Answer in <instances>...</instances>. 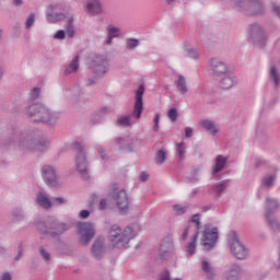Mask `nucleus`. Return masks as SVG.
<instances>
[{
  "label": "nucleus",
  "instance_id": "052dcab7",
  "mask_svg": "<svg viewBox=\"0 0 280 280\" xmlns=\"http://www.w3.org/2000/svg\"><path fill=\"white\" fill-rule=\"evenodd\" d=\"M0 280H12V275H10V272H4L1 275Z\"/></svg>",
  "mask_w": 280,
  "mask_h": 280
},
{
  "label": "nucleus",
  "instance_id": "09e8293b",
  "mask_svg": "<svg viewBox=\"0 0 280 280\" xmlns=\"http://www.w3.org/2000/svg\"><path fill=\"white\" fill-rule=\"evenodd\" d=\"M108 36L110 37V38H117L118 36H119V28H117V27H112V28H109L108 30Z\"/></svg>",
  "mask_w": 280,
  "mask_h": 280
},
{
  "label": "nucleus",
  "instance_id": "c756f323",
  "mask_svg": "<svg viewBox=\"0 0 280 280\" xmlns=\"http://www.w3.org/2000/svg\"><path fill=\"white\" fill-rule=\"evenodd\" d=\"M36 202L42 207V209L48 210L51 207V201L43 192H38L36 195Z\"/></svg>",
  "mask_w": 280,
  "mask_h": 280
},
{
  "label": "nucleus",
  "instance_id": "4c0bfd02",
  "mask_svg": "<svg viewBox=\"0 0 280 280\" xmlns=\"http://www.w3.org/2000/svg\"><path fill=\"white\" fill-rule=\"evenodd\" d=\"M266 220L268 221V224H269L270 229L273 231V233H280L279 220H277L276 218H272V217L266 218Z\"/></svg>",
  "mask_w": 280,
  "mask_h": 280
},
{
  "label": "nucleus",
  "instance_id": "7c9ffc66",
  "mask_svg": "<svg viewBox=\"0 0 280 280\" xmlns=\"http://www.w3.org/2000/svg\"><path fill=\"white\" fill-rule=\"evenodd\" d=\"M175 85L177 86V90L182 95H185L187 93V80H185V77L183 74L178 75L177 81L175 82Z\"/></svg>",
  "mask_w": 280,
  "mask_h": 280
},
{
  "label": "nucleus",
  "instance_id": "f8f14e48",
  "mask_svg": "<svg viewBox=\"0 0 280 280\" xmlns=\"http://www.w3.org/2000/svg\"><path fill=\"white\" fill-rule=\"evenodd\" d=\"M78 231L80 235V242L83 246H86L93 237H95V225L90 222L78 223Z\"/></svg>",
  "mask_w": 280,
  "mask_h": 280
},
{
  "label": "nucleus",
  "instance_id": "f03ea898",
  "mask_svg": "<svg viewBox=\"0 0 280 280\" xmlns=\"http://www.w3.org/2000/svg\"><path fill=\"white\" fill-rule=\"evenodd\" d=\"M27 117L32 124H47L54 126L60 119V112H51L40 103H34L27 108Z\"/></svg>",
  "mask_w": 280,
  "mask_h": 280
},
{
  "label": "nucleus",
  "instance_id": "aec40b11",
  "mask_svg": "<svg viewBox=\"0 0 280 280\" xmlns=\"http://www.w3.org/2000/svg\"><path fill=\"white\" fill-rule=\"evenodd\" d=\"M210 67L212 69L213 75L217 77L224 75L228 71L226 63H224V61H220L218 58H212L210 60Z\"/></svg>",
  "mask_w": 280,
  "mask_h": 280
},
{
  "label": "nucleus",
  "instance_id": "72a5a7b5",
  "mask_svg": "<svg viewBox=\"0 0 280 280\" xmlns=\"http://www.w3.org/2000/svg\"><path fill=\"white\" fill-rule=\"evenodd\" d=\"M175 152L179 159V161H185V154H187V147L185 142L175 143Z\"/></svg>",
  "mask_w": 280,
  "mask_h": 280
},
{
  "label": "nucleus",
  "instance_id": "13d9d810",
  "mask_svg": "<svg viewBox=\"0 0 280 280\" xmlns=\"http://www.w3.org/2000/svg\"><path fill=\"white\" fill-rule=\"evenodd\" d=\"M212 209H215V206H213V203L201 207V211H203V213H207V211H211Z\"/></svg>",
  "mask_w": 280,
  "mask_h": 280
},
{
  "label": "nucleus",
  "instance_id": "6e6552de",
  "mask_svg": "<svg viewBox=\"0 0 280 280\" xmlns=\"http://www.w3.org/2000/svg\"><path fill=\"white\" fill-rule=\"evenodd\" d=\"M215 244H218V228L206 224L201 235V246H203V250H212V248H215Z\"/></svg>",
  "mask_w": 280,
  "mask_h": 280
},
{
  "label": "nucleus",
  "instance_id": "a211bd4d",
  "mask_svg": "<svg viewBox=\"0 0 280 280\" xmlns=\"http://www.w3.org/2000/svg\"><path fill=\"white\" fill-rule=\"evenodd\" d=\"M277 211H279V200L267 197L265 200V218H272Z\"/></svg>",
  "mask_w": 280,
  "mask_h": 280
},
{
  "label": "nucleus",
  "instance_id": "5fc2aeb1",
  "mask_svg": "<svg viewBox=\"0 0 280 280\" xmlns=\"http://www.w3.org/2000/svg\"><path fill=\"white\" fill-rule=\"evenodd\" d=\"M153 121H154L153 130L155 132H159V121H161V116H159V114H155Z\"/></svg>",
  "mask_w": 280,
  "mask_h": 280
},
{
  "label": "nucleus",
  "instance_id": "4468645a",
  "mask_svg": "<svg viewBox=\"0 0 280 280\" xmlns=\"http://www.w3.org/2000/svg\"><path fill=\"white\" fill-rule=\"evenodd\" d=\"M113 198L116 200V205L120 213H128V205H130V202L128 200V194H126V190L121 189L118 192H114Z\"/></svg>",
  "mask_w": 280,
  "mask_h": 280
},
{
  "label": "nucleus",
  "instance_id": "5701e85b",
  "mask_svg": "<svg viewBox=\"0 0 280 280\" xmlns=\"http://www.w3.org/2000/svg\"><path fill=\"white\" fill-rule=\"evenodd\" d=\"M201 270L206 273L207 279L214 280L215 279V269L211 264L207 260L201 261Z\"/></svg>",
  "mask_w": 280,
  "mask_h": 280
},
{
  "label": "nucleus",
  "instance_id": "ea45409f",
  "mask_svg": "<svg viewBox=\"0 0 280 280\" xmlns=\"http://www.w3.org/2000/svg\"><path fill=\"white\" fill-rule=\"evenodd\" d=\"M139 45V39L137 38H128L126 40V49H129L132 51V49H137V46Z\"/></svg>",
  "mask_w": 280,
  "mask_h": 280
},
{
  "label": "nucleus",
  "instance_id": "dca6fc26",
  "mask_svg": "<svg viewBox=\"0 0 280 280\" xmlns=\"http://www.w3.org/2000/svg\"><path fill=\"white\" fill-rule=\"evenodd\" d=\"M172 253H174V244L170 240H163L160 244L159 257L164 261L165 259H170L172 257Z\"/></svg>",
  "mask_w": 280,
  "mask_h": 280
},
{
  "label": "nucleus",
  "instance_id": "f704fd0d",
  "mask_svg": "<svg viewBox=\"0 0 280 280\" xmlns=\"http://www.w3.org/2000/svg\"><path fill=\"white\" fill-rule=\"evenodd\" d=\"M202 128L207 130V132H210V135H218V129L215 128V125L211 120H203L201 121Z\"/></svg>",
  "mask_w": 280,
  "mask_h": 280
},
{
  "label": "nucleus",
  "instance_id": "f3484780",
  "mask_svg": "<svg viewBox=\"0 0 280 280\" xmlns=\"http://www.w3.org/2000/svg\"><path fill=\"white\" fill-rule=\"evenodd\" d=\"M91 254L94 259H102L106 255V246L104 245V238H96L92 245Z\"/></svg>",
  "mask_w": 280,
  "mask_h": 280
},
{
  "label": "nucleus",
  "instance_id": "4d7b16f0",
  "mask_svg": "<svg viewBox=\"0 0 280 280\" xmlns=\"http://www.w3.org/2000/svg\"><path fill=\"white\" fill-rule=\"evenodd\" d=\"M89 215H91V212L89 210H82L79 213V218H81V220H86V218H89Z\"/></svg>",
  "mask_w": 280,
  "mask_h": 280
},
{
  "label": "nucleus",
  "instance_id": "6ab92c4d",
  "mask_svg": "<svg viewBox=\"0 0 280 280\" xmlns=\"http://www.w3.org/2000/svg\"><path fill=\"white\" fill-rule=\"evenodd\" d=\"M46 19L48 23H56V21H65V13L58 12V4H50L46 11Z\"/></svg>",
  "mask_w": 280,
  "mask_h": 280
},
{
  "label": "nucleus",
  "instance_id": "0eeeda50",
  "mask_svg": "<svg viewBox=\"0 0 280 280\" xmlns=\"http://www.w3.org/2000/svg\"><path fill=\"white\" fill-rule=\"evenodd\" d=\"M73 152H75V167L78 174H80L81 178L86 180L89 178V160L86 158V152H84V148L80 142H74L72 145Z\"/></svg>",
  "mask_w": 280,
  "mask_h": 280
},
{
  "label": "nucleus",
  "instance_id": "774afa93",
  "mask_svg": "<svg viewBox=\"0 0 280 280\" xmlns=\"http://www.w3.org/2000/svg\"><path fill=\"white\" fill-rule=\"evenodd\" d=\"M96 82H97V80H95V79H89L86 85L91 86L93 84H96Z\"/></svg>",
  "mask_w": 280,
  "mask_h": 280
},
{
  "label": "nucleus",
  "instance_id": "0e129e2a",
  "mask_svg": "<svg viewBox=\"0 0 280 280\" xmlns=\"http://www.w3.org/2000/svg\"><path fill=\"white\" fill-rule=\"evenodd\" d=\"M100 209H101V211H104V209H106V199H101Z\"/></svg>",
  "mask_w": 280,
  "mask_h": 280
},
{
  "label": "nucleus",
  "instance_id": "39448f33",
  "mask_svg": "<svg viewBox=\"0 0 280 280\" xmlns=\"http://www.w3.org/2000/svg\"><path fill=\"white\" fill-rule=\"evenodd\" d=\"M143 93H145V88L140 84L136 92L132 114L117 117L116 126L130 128V126H132V117H135V119H141V115H143Z\"/></svg>",
  "mask_w": 280,
  "mask_h": 280
},
{
  "label": "nucleus",
  "instance_id": "2f4dec72",
  "mask_svg": "<svg viewBox=\"0 0 280 280\" xmlns=\"http://www.w3.org/2000/svg\"><path fill=\"white\" fill-rule=\"evenodd\" d=\"M220 89L223 91H229L233 86V78L229 74H225L219 82Z\"/></svg>",
  "mask_w": 280,
  "mask_h": 280
},
{
  "label": "nucleus",
  "instance_id": "37998d69",
  "mask_svg": "<svg viewBox=\"0 0 280 280\" xmlns=\"http://www.w3.org/2000/svg\"><path fill=\"white\" fill-rule=\"evenodd\" d=\"M39 255L44 259V261H49L51 259V254L45 249V247H39Z\"/></svg>",
  "mask_w": 280,
  "mask_h": 280
},
{
  "label": "nucleus",
  "instance_id": "69168bd1",
  "mask_svg": "<svg viewBox=\"0 0 280 280\" xmlns=\"http://www.w3.org/2000/svg\"><path fill=\"white\" fill-rule=\"evenodd\" d=\"M21 257H23V249L22 248H20L19 250H18V254H16V256H15V261H19L20 259H21Z\"/></svg>",
  "mask_w": 280,
  "mask_h": 280
},
{
  "label": "nucleus",
  "instance_id": "4be33fe9",
  "mask_svg": "<svg viewBox=\"0 0 280 280\" xmlns=\"http://www.w3.org/2000/svg\"><path fill=\"white\" fill-rule=\"evenodd\" d=\"M27 215L25 214V210L23 207H15L11 211V222L13 224H20V222H25Z\"/></svg>",
  "mask_w": 280,
  "mask_h": 280
},
{
  "label": "nucleus",
  "instance_id": "49530a36",
  "mask_svg": "<svg viewBox=\"0 0 280 280\" xmlns=\"http://www.w3.org/2000/svg\"><path fill=\"white\" fill-rule=\"evenodd\" d=\"M65 36H67V33L63 30H59L55 33L54 38L55 40H65Z\"/></svg>",
  "mask_w": 280,
  "mask_h": 280
},
{
  "label": "nucleus",
  "instance_id": "393cba45",
  "mask_svg": "<svg viewBox=\"0 0 280 280\" xmlns=\"http://www.w3.org/2000/svg\"><path fill=\"white\" fill-rule=\"evenodd\" d=\"M231 185V180L223 179L219 184H215L212 189L217 196V198H220L224 191H226L228 187Z\"/></svg>",
  "mask_w": 280,
  "mask_h": 280
},
{
  "label": "nucleus",
  "instance_id": "423d86ee",
  "mask_svg": "<svg viewBox=\"0 0 280 280\" xmlns=\"http://www.w3.org/2000/svg\"><path fill=\"white\" fill-rule=\"evenodd\" d=\"M235 10L244 12L247 16H261L266 13L264 0H232Z\"/></svg>",
  "mask_w": 280,
  "mask_h": 280
},
{
  "label": "nucleus",
  "instance_id": "c9c22d12",
  "mask_svg": "<svg viewBox=\"0 0 280 280\" xmlns=\"http://www.w3.org/2000/svg\"><path fill=\"white\" fill-rule=\"evenodd\" d=\"M198 235H200V232H195L194 236L191 237V242L187 246V253L189 255H194V253H196V242H198Z\"/></svg>",
  "mask_w": 280,
  "mask_h": 280
},
{
  "label": "nucleus",
  "instance_id": "c85d7f7f",
  "mask_svg": "<svg viewBox=\"0 0 280 280\" xmlns=\"http://www.w3.org/2000/svg\"><path fill=\"white\" fill-rule=\"evenodd\" d=\"M109 113H113L110 107H102L96 114L93 115L92 121L94 124H100V121H102L106 115H109Z\"/></svg>",
  "mask_w": 280,
  "mask_h": 280
},
{
  "label": "nucleus",
  "instance_id": "9d476101",
  "mask_svg": "<svg viewBox=\"0 0 280 280\" xmlns=\"http://www.w3.org/2000/svg\"><path fill=\"white\" fill-rule=\"evenodd\" d=\"M42 178L48 187H60V175L56 171V167L49 164H45L40 168Z\"/></svg>",
  "mask_w": 280,
  "mask_h": 280
},
{
  "label": "nucleus",
  "instance_id": "de8ad7c7",
  "mask_svg": "<svg viewBox=\"0 0 280 280\" xmlns=\"http://www.w3.org/2000/svg\"><path fill=\"white\" fill-rule=\"evenodd\" d=\"M67 202V200L62 197H55L51 199V206H60V205H65Z\"/></svg>",
  "mask_w": 280,
  "mask_h": 280
},
{
  "label": "nucleus",
  "instance_id": "473e14b6",
  "mask_svg": "<svg viewBox=\"0 0 280 280\" xmlns=\"http://www.w3.org/2000/svg\"><path fill=\"white\" fill-rule=\"evenodd\" d=\"M269 79L275 83V86H280V73L276 66H272L269 70Z\"/></svg>",
  "mask_w": 280,
  "mask_h": 280
},
{
  "label": "nucleus",
  "instance_id": "b1692460",
  "mask_svg": "<svg viewBox=\"0 0 280 280\" xmlns=\"http://www.w3.org/2000/svg\"><path fill=\"white\" fill-rule=\"evenodd\" d=\"M226 161H229V158H225L223 155H218L215 158V163L212 168V174H218L219 172H222V170L226 167Z\"/></svg>",
  "mask_w": 280,
  "mask_h": 280
},
{
  "label": "nucleus",
  "instance_id": "864d4df0",
  "mask_svg": "<svg viewBox=\"0 0 280 280\" xmlns=\"http://www.w3.org/2000/svg\"><path fill=\"white\" fill-rule=\"evenodd\" d=\"M174 211L176 212L177 215H183V213H185V207L180 205H175Z\"/></svg>",
  "mask_w": 280,
  "mask_h": 280
},
{
  "label": "nucleus",
  "instance_id": "20e7f679",
  "mask_svg": "<svg viewBox=\"0 0 280 280\" xmlns=\"http://www.w3.org/2000/svg\"><path fill=\"white\" fill-rule=\"evenodd\" d=\"M35 228L40 235H49L52 238L60 237L65 231H69V225L51 217L46 218L44 221H36Z\"/></svg>",
  "mask_w": 280,
  "mask_h": 280
},
{
  "label": "nucleus",
  "instance_id": "6e6d98bb",
  "mask_svg": "<svg viewBox=\"0 0 280 280\" xmlns=\"http://www.w3.org/2000/svg\"><path fill=\"white\" fill-rule=\"evenodd\" d=\"M185 137H186L187 139L194 137V129H192L191 127H186V128H185Z\"/></svg>",
  "mask_w": 280,
  "mask_h": 280
},
{
  "label": "nucleus",
  "instance_id": "e2e57ef3",
  "mask_svg": "<svg viewBox=\"0 0 280 280\" xmlns=\"http://www.w3.org/2000/svg\"><path fill=\"white\" fill-rule=\"evenodd\" d=\"M266 160H256L255 167L259 168L264 165H266Z\"/></svg>",
  "mask_w": 280,
  "mask_h": 280
},
{
  "label": "nucleus",
  "instance_id": "8fccbe9b",
  "mask_svg": "<svg viewBox=\"0 0 280 280\" xmlns=\"http://www.w3.org/2000/svg\"><path fill=\"white\" fill-rule=\"evenodd\" d=\"M272 12L277 15L278 19H280V4L277 2H271Z\"/></svg>",
  "mask_w": 280,
  "mask_h": 280
},
{
  "label": "nucleus",
  "instance_id": "a18cd8bd",
  "mask_svg": "<svg viewBox=\"0 0 280 280\" xmlns=\"http://www.w3.org/2000/svg\"><path fill=\"white\" fill-rule=\"evenodd\" d=\"M39 96H40V88H35L30 93V98L32 100V102H34L35 100H38Z\"/></svg>",
  "mask_w": 280,
  "mask_h": 280
},
{
  "label": "nucleus",
  "instance_id": "f257e3e1",
  "mask_svg": "<svg viewBox=\"0 0 280 280\" xmlns=\"http://www.w3.org/2000/svg\"><path fill=\"white\" fill-rule=\"evenodd\" d=\"M9 143L18 148L22 154L45 152L49 148V141L38 130L28 132L14 130L9 137Z\"/></svg>",
  "mask_w": 280,
  "mask_h": 280
},
{
  "label": "nucleus",
  "instance_id": "338daca9",
  "mask_svg": "<svg viewBox=\"0 0 280 280\" xmlns=\"http://www.w3.org/2000/svg\"><path fill=\"white\" fill-rule=\"evenodd\" d=\"M97 151L100 152L101 154V159H106V154H104V149L102 147H97Z\"/></svg>",
  "mask_w": 280,
  "mask_h": 280
},
{
  "label": "nucleus",
  "instance_id": "bb28decb",
  "mask_svg": "<svg viewBox=\"0 0 280 280\" xmlns=\"http://www.w3.org/2000/svg\"><path fill=\"white\" fill-rule=\"evenodd\" d=\"M275 183H277V174L265 175L261 179V187L266 189H272L275 187Z\"/></svg>",
  "mask_w": 280,
  "mask_h": 280
},
{
  "label": "nucleus",
  "instance_id": "a19ab883",
  "mask_svg": "<svg viewBox=\"0 0 280 280\" xmlns=\"http://www.w3.org/2000/svg\"><path fill=\"white\" fill-rule=\"evenodd\" d=\"M167 117H168L170 121H172V124H174V121H176V119H178V110L176 109V107H173L168 110Z\"/></svg>",
  "mask_w": 280,
  "mask_h": 280
},
{
  "label": "nucleus",
  "instance_id": "c03bdc74",
  "mask_svg": "<svg viewBox=\"0 0 280 280\" xmlns=\"http://www.w3.org/2000/svg\"><path fill=\"white\" fill-rule=\"evenodd\" d=\"M34 21H36V14L31 13V14L26 18V22H25V27H26V30H30V27H32V25H34Z\"/></svg>",
  "mask_w": 280,
  "mask_h": 280
},
{
  "label": "nucleus",
  "instance_id": "1a4fd4ad",
  "mask_svg": "<svg viewBox=\"0 0 280 280\" xmlns=\"http://www.w3.org/2000/svg\"><path fill=\"white\" fill-rule=\"evenodd\" d=\"M90 69L95 78L102 79L105 73H108L110 65H108V60L104 56H93L90 61Z\"/></svg>",
  "mask_w": 280,
  "mask_h": 280
},
{
  "label": "nucleus",
  "instance_id": "3c124183",
  "mask_svg": "<svg viewBox=\"0 0 280 280\" xmlns=\"http://www.w3.org/2000/svg\"><path fill=\"white\" fill-rule=\"evenodd\" d=\"M194 224H196L197 229H200V214H194L190 220Z\"/></svg>",
  "mask_w": 280,
  "mask_h": 280
},
{
  "label": "nucleus",
  "instance_id": "bf43d9fd",
  "mask_svg": "<svg viewBox=\"0 0 280 280\" xmlns=\"http://www.w3.org/2000/svg\"><path fill=\"white\" fill-rule=\"evenodd\" d=\"M139 178L142 183H145V180H148V178H150V175L147 172H141L139 175Z\"/></svg>",
  "mask_w": 280,
  "mask_h": 280
},
{
  "label": "nucleus",
  "instance_id": "cd10ccee",
  "mask_svg": "<svg viewBox=\"0 0 280 280\" xmlns=\"http://www.w3.org/2000/svg\"><path fill=\"white\" fill-rule=\"evenodd\" d=\"M88 10L91 14H102L104 10L102 9V3L100 0H92L88 3Z\"/></svg>",
  "mask_w": 280,
  "mask_h": 280
},
{
  "label": "nucleus",
  "instance_id": "412c9836",
  "mask_svg": "<svg viewBox=\"0 0 280 280\" xmlns=\"http://www.w3.org/2000/svg\"><path fill=\"white\" fill-rule=\"evenodd\" d=\"M240 275H242V267L238 264L232 262L229 265L225 271V279L226 280H238Z\"/></svg>",
  "mask_w": 280,
  "mask_h": 280
},
{
  "label": "nucleus",
  "instance_id": "2eb2a0df",
  "mask_svg": "<svg viewBox=\"0 0 280 280\" xmlns=\"http://www.w3.org/2000/svg\"><path fill=\"white\" fill-rule=\"evenodd\" d=\"M113 145H116L121 152H132V140H130V136H118L115 138Z\"/></svg>",
  "mask_w": 280,
  "mask_h": 280
},
{
  "label": "nucleus",
  "instance_id": "680f3d73",
  "mask_svg": "<svg viewBox=\"0 0 280 280\" xmlns=\"http://www.w3.org/2000/svg\"><path fill=\"white\" fill-rule=\"evenodd\" d=\"M189 229H191V226H187L183 234H182V240H187V237L189 236Z\"/></svg>",
  "mask_w": 280,
  "mask_h": 280
},
{
  "label": "nucleus",
  "instance_id": "a878e982",
  "mask_svg": "<svg viewBox=\"0 0 280 280\" xmlns=\"http://www.w3.org/2000/svg\"><path fill=\"white\" fill-rule=\"evenodd\" d=\"M78 69H80L79 55L74 56L69 66L66 68L65 75H71V73H77Z\"/></svg>",
  "mask_w": 280,
  "mask_h": 280
},
{
  "label": "nucleus",
  "instance_id": "ddd939ff",
  "mask_svg": "<svg viewBox=\"0 0 280 280\" xmlns=\"http://www.w3.org/2000/svg\"><path fill=\"white\" fill-rule=\"evenodd\" d=\"M248 36L249 40H252L254 45H259L260 47H264V43H266V31H264V27H261V25L257 23L250 24L248 27Z\"/></svg>",
  "mask_w": 280,
  "mask_h": 280
},
{
  "label": "nucleus",
  "instance_id": "603ef678",
  "mask_svg": "<svg viewBox=\"0 0 280 280\" xmlns=\"http://www.w3.org/2000/svg\"><path fill=\"white\" fill-rule=\"evenodd\" d=\"M159 280H172V276L168 270H164L159 277Z\"/></svg>",
  "mask_w": 280,
  "mask_h": 280
},
{
  "label": "nucleus",
  "instance_id": "9b49d317",
  "mask_svg": "<svg viewBox=\"0 0 280 280\" xmlns=\"http://www.w3.org/2000/svg\"><path fill=\"white\" fill-rule=\"evenodd\" d=\"M230 250L236 259H246L248 257V247L240 242L237 232H232V240L230 241Z\"/></svg>",
  "mask_w": 280,
  "mask_h": 280
},
{
  "label": "nucleus",
  "instance_id": "e433bc0d",
  "mask_svg": "<svg viewBox=\"0 0 280 280\" xmlns=\"http://www.w3.org/2000/svg\"><path fill=\"white\" fill-rule=\"evenodd\" d=\"M66 34L68 38H73V36H75V30L73 28V18H69L66 22Z\"/></svg>",
  "mask_w": 280,
  "mask_h": 280
},
{
  "label": "nucleus",
  "instance_id": "79ce46f5",
  "mask_svg": "<svg viewBox=\"0 0 280 280\" xmlns=\"http://www.w3.org/2000/svg\"><path fill=\"white\" fill-rule=\"evenodd\" d=\"M185 56L187 58H192V60H198V51H196L194 48H186Z\"/></svg>",
  "mask_w": 280,
  "mask_h": 280
},
{
  "label": "nucleus",
  "instance_id": "7ed1b4c3",
  "mask_svg": "<svg viewBox=\"0 0 280 280\" xmlns=\"http://www.w3.org/2000/svg\"><path fill=\"white\" fill-rule=\"evenodd\" d=\"M107 237L114 248H128L130 240L137 237V232L132 230V226H127L121 231L119 225L114 224L109 228Z\"/></svg>",
  "mask_w": 280,
  "mask_h": 280
},
{
  "label": "nucleus",
  "instance_id": "58836bf2",
  "mask_svg": "<svg viewBox=\"0 0 280 280\" xmlns=\"http://www.w3.org/2000/svg\"><path fill=\"white\" fill-rule=\"evenodd\" d=\"M165 159H167V154L164 150H159L155 154V163L158 165H163L165 163Z\"/></svg>",
  "mask_w": 280,
  "mask_h": 280
}]
</instances>
